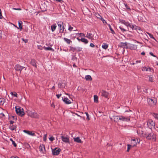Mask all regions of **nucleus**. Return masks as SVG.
Here are the masks:
<instances>
[{
	"label": "nucleus",
	"instance_id": "bf43d9fd",
	"mask_svg": "<svg viewBox=\"0 0 158 158\" xmlns=\"http://www.w3.org/2000/svg\"><path fill=\"white\" fill-rule=\"evenodd\" d=\"M10 124H11V125H12L13 124V123H14V121H12V120H11L10 121Z\"/></svg>",
	"mask_w": 158,
	"mask_h": 158
},
{
	"label": "nucleus",
	"instance_id": "c03bdc74",
	"mask_svg": "<svg viewBox=\"0 0 158 158\" xmlns=\"http://www.w3.org/2000/svg\"><path fill=\"white\" fill-rule=\"evenodd\" d=\"M54 139V137L52 136V137H50L49 138V139L51 140V141H53Z\"/></svg>",
	"mask_w": 158,
	"mask_h": 158
},
{
	"label": "nucleus",
	"instance_id": "58836bf2",
	"mask_svg": "<svg viewBox=\"0 0 158 158\" xmlns=\"http://www.w3.org/2000/svg\"><path fill=\"white\" fill-rule=\"evenodd\" d=\"M77 35L79 36H85V35L83 33H77Z\"/></svg>",
	"mask_w": 158,
	"mask_h": 158
},
{
	"label": "nucleus",
	"instance_id": "8fccbe9b",
	"mask_svg": "<svg viewBox=\"0 0 158 158\" xmlns=\"http://www.w3.org/2000/svg\"><path fill=\"white\" fill-rule=\"evenodd\" d=\"M22 40L23 41H24L25 43L27 42L28 41V40L27 39H24L23 38H22Z\"/></svg>",
	"mask_w": 158,
	"mask_h": 158
},
{
	"label": "nucleus",
	"instance_id": "2eb2a0df",
	"mask_svg": "<svg viewBox=\"0 0 158 158\" xmlns=\"http://www.w3.org/2000/svg\"><path fill=\"white\" fill-rule=\"evenodd\" d=\"M39 150L40 152L42 153H45V146L44 144L41 145L39 147Z\"/></svg>",
	"mask_w": 158,
	"mask_h": 158
},
{
	"label": "nucleus",
	"instance_id": "f8f14e48",
	"mask_svg": "<svg viewBox=\"0 0 158 158\" xmlns=\"http://www.w3.org/2000/svg\"><path fill=\"white\" fill-rule=\"evenodd\" d=\"M121 22L122 23L124 24L127 27H129L131 28H133L134 27V26L133 25H131L130 23L125 20H122Z\"/></svg>",
	"mask_w": 158,
	"mask_h": 158
},
{
	"label": "nucleus",
	"instance_id": "9b49d317",
	"mask_svg": "<svg viewBox=\"0 0 158 158\" xmlns=\"http://www.w3.org/2000/svg\"><path fill=\"white\" fill-rule=\"evenodd\" d=\"M119 120L121 122H128L130 120V118L128 117H126L122 116H120Z\"/></svg>",
	"mask_w": 158,
	"mask_h": 158
},
{
	"label": "nucleus",
	"instance_id": "f704fd0d",
	"mask_svg": "<svg viewBox=\"0 0 158 158\" xmlns=\"http://www.w3.org/2000/svg\"><path fill=\"white\" fill-rule=\"evenodd\" d=\"M127 145V151L128 152L129 151V150L131 149V148L132 146V145H130V144H128Z\"/></svg>",
	"mask_w": 158,
	"mask_h": 158
},
{
	"label": "nucleus",
	"instance_id": "338daca9",
	"mask_svg": "<svg viewBox=\"0 0 158 158\" xmlns=\"http://www.w3.org/2000/svg\"><path fill=\"white\" fill-rule=\"evenodd\" d=\"M140 88H141V87L140 86H139L137 87V89L138 90H139V89H140Z\"/></svg>",
	"mask_w": 158,
	"mask_h": 158
},
{
	"label": "nucleus",
	"instance_id": "4468645a",
	"mask_svg": "<svg viewBox=\"0 0 158 158\" xmlns=\"http://www.w3.org/2000/svg\"><path fill=\"white\" fill-rule=\"evenodd\" d=\"M59 27V29L60 32H63L64 31V26L63 23L61 22H59L57 23Z\"/></svg>",
	"mask_w": 158,
	"mask_h": 158
},
{
	"label": "nucleus",
	"instance_id": "49530a36",
	"mask_svg": "<svg viewBox=\"0 0 158 158\" xmlns=\"http://www.w3.org/2000/svg\"><path fill=\"white\" fill-rule=\"evenodd\" d=\"M149 36L151 38H152L156 40L155 39V38L153 37V35H150Z\"/></svg>",
	"mask_w": 158,
	"mask_h": 158
},
{
	"label": "nucleus",
	"instance_id": "a211bd4d",
	"mask_svg": "<svg viewBox=\"0 0 158 158\" xmlns=\"http://www.w3.org/2000/svg\"><path fill=\"white\" fill-rule=\"evenodd\" d=\"M23 67L19 65H17L15 67V68L16 70L21 71L23 69Z\"/></svg>",
	"mask_w": 158,
	"mask_h": 158
},
{
	"label": "nucleus",
	"instance_id": "0e129e2a",
	"mask_svg": "<svg viewBox=\"0 0 158 158\" xmlns=\"http://www.w3.org/2000/svg\"><path fill=\"white\" fill-rule=\"evenodd\" d=\"M141 62V60H136V63H140Z\"/></svg>",
	"mask_w": 158,
	"mask_h": 158
},
{
	"label": "nucleus",
	"instance_id": "5701e85b",
	"mask_svg": "<svg viewBox=\"0 0 158 158\" xmlns=\"http://www.w3.org/2000/svg\"><path fill=\"white\" fill-rule=\"evenodd\" d=\"M74 141L78 143H81L82 142L81 139L78 137L74 138Z\"/></svg>",
	"mask_w": 158,
	"mask_h": 158
},
{
	"label": "nucleus",
	"instance_id": "e2e57ef3",
	"mask_svg": "<svg viewBox=\"0 0 158 158\" xmlns=\"http://www.w3.org/2000/svg\"><path fill=\"white\" fill-rule=\"evenodd\" d=\"M51 106L52 107H55V105H54L53 103H52L51 105Z\"/></svg>",
	"mask_w": 158,
	"mask_h": 158
},
{
	"label": "nucleus",
	"instance_id": "5fc2aeb1",
	"mask_svg": "<svg viewBox=\"0 0 158 158\" xmlns=\"http://www.w3.org/2000/svg\"><path fill=\"white\" fill-rule=\"evenodd\" d=\"M13 95L16 97H18V95L17 94V93L15 92H14Z\"/></svg>",
	"mask_w": 158,
	"mask_h": 158
},
{
	"label": "nucleus",
	"instance_id": "f3484780",
	"mask_svg": "<svg viewBox=\"0 0 158 158\" xmlns=\"http://www.w3.org/2000/svg\"><path fill=\"white\" fill-rule=\"evenodd\" d=\"M101 93L102 95L106 98H108L109 94V93L104 90H102Z\"/></svg>",
	"mask_w": 158,
	"mask_h": 158
},
{
	"label": "nucleus",
	"instance_id": "7c9ffc66",
	"mask_svg": "<svg viewBox=\"0 0 158 158\" xmlns=\"http://www.w3.org/2000/svg\"><path fill=\"white\" fill-rule=\"evenodd\" d=\"M9 128L11 130H14L15 129L16 127L13 125H11L10 126Z\"/></svg>",
	"mask_w": 158,
	"mask_h": 158
},
{
	"label": "nucleus",
	"instance_id": "09e8293b",
	"mask_svg": "<svg viewBox=\"0 0 158 158\" xmlns=\"http://www.w3.org/2000/svg\"><path fill=\"white\" fill-rule=\"evenodd\" d=\"M54 1H56V2H60V3H62V2H63V1L62 0H54Z\"/></svg>",
	"mask_w": 158,
	"mask_h": 158
},
{
	"label": "nucleus",
	"instance_id": "603ef678",
	"mask_svg": "<svg viewBox=\"0 0 158 158\" xmlns=\"http://www.w3.org/2000/svg\"><path fill=\"white\" fill-rule=\"evenodd\" d=\"M2 38V31L0 30V38L1 39Z\"/></svg>",
	"mask_w": 158,
	"mask_h": 158
},
{
	"label": "nucleus",
	"instance_id": "412c9836",
	"mask_svg": "<svg viewBox=\"0 0 158 158\" xmlns=\"http://www.w3.org/2000/svg\"><path fill=\"white\" fill-rule=\"evenodd\" d=\"M56 27V24H54L51 26V28L52 32H53Z\"/></svg>",
	"mask_w": 158,
	"mask_h": 158
},
{
	"label": "nucleus",
	"instance_id": "6ab92c4d",
	"mask_svg": "<svg viewBox=\"0 0 158 158\" xmlns=\"http://www.w3.org/2000/svg\"><path fill=\"white\" fill-rule=\"evenodd\" d=\"M23 132L29 135H31V136L35 135V133H33L32 131H28L24 130L23 131Z\"/></svg>",
	"mask_w": 158,
	"mask_h": 158
},
{
	"label": "nucleus",
	"instance_id": "a18cd8bd",
	"mask_svg": "<svg viewBox=\"0 0 158 158\" xmlns=\"http://www.w3.org/2000/svg\"><path fill=\"white\" fill-rule=\"evenodd\" d=\"M38 48L40 50H42L43 48L41 46L39 45L38 46Z\"/></svg>",
	"mask_w": 158,
	"mask_h": 158
},
{
	"label": "nucleus",
	"instance_id": "c85d7f7f",
	"mask_svg": "<svg viewBox=\"0 0 158 158\" xmlns=\"http://www.w3.org/2000/svg\"><path fill=\"white\" fill-rule=\"evenodd\" d=\"M94 102L95 103H98V96L96 95H94Z\"/></svg>",
	"mask_w": 158,
	"mask_h": 158
},
{
	"label": "nucleus",
	"instance_id": "f03ea898",
	"mask_svg": "<svg viewBox=\"0 0 158 158\" xmlns=\"http://www.w3.org/2000/svg\"><path fill=\"white\" fill-rule=\"evenodd\" d=\"M68 96H64L62 97V100L67 104H69L73 103V100L69 94H66Z\"/></svg>",
	"mask_w": 158,
	"mask_h": 158
},
{
	"label": "nucleus",
	"instance_id": "ea45409f",
	"mask_svg": "<svg viewBox=\"0 0 158 158\" xmlns=\"http://www.w3.org/2000/svg\"><path fill=\"white\" fill-rule=\"evenodd\" d=\"M149 81L150 82L153 81V79H152V77L151 76H149Z\"/></svg>",
	"mask_w": 158,
	"mask_h": 158
},
{
	"label": "nucleus",
	"instance_id": "f257e3e1",
	"mask_svg": "<svg viewBox=\"0 0 158 158\" xmlns=\"http://www.w3.org/2000/svg\"><path fill=\"white\" fill-rule=\"evenodd\" d=\"M141 134L143 136L146 137L148 139H151L154 141L156 140V135L152 132L150 133L148 132L144 133L143 131H142Z\"/></svg>",
	"mask_w": 158,
	"mask_h": 158
},
{
	"label": "nucleus",
	"instance_id": "473e14b6",
	"mask_svg": "<svg viewBox=\"0 0 158 158\" xmlns=\"http://www.w3.org/2000/svg\"><path fill=\"white\" fill-rule=\"evenodd\" d=\"M44 49L46 50L53 51V50L52 49V48L51 47H45L44 48Z\"/></svg>",
	"mask_w": 158,
	"mask_h": 158
},
{
	"label": "nucleus",
	"instance_id": "774afa93",
	"mask_svg": "<svg viewBox=\"0 0 158 158\" xmlns=\"http://www.w3.org/2000/svg\"><path fill=\"white\" fill-rule=\"evenodd\" d=\"M141 54L142 55H144L145 54V52H142V53H141Z\"/></svg>",
	"mask_w": 158,
	"mask_h": 158
},
{
	"label": "nucleus",
	"instance_id": "a878e982",
	"mask_svg": "<svg viewBox=\"0 0 158 158\" xmlns=\"http://www.w3.org/2000/svg\"><path fill=\"white\" fill-rule=\"evenodd\" d=\"M108 47V45L106 43H103L102 46V48L104 49H106Z\"/></svg>",
	"mask_w": 158,
	"mask_h": 158
},
{
	"label": "nucleus",
	"instance_id": "13d9d810",
	"mask_svg": "<svg viewBox=\"0 0 158 158\" xmlns=\"http://www.w3.org/2000/svg\"><path fill=\"white\" fill-rule=\"evenodd\" d=\"M10 158H19L18 157L16 156H11Z\"/></svg>",
	"mask_w": 158,
	"mask_h": 158
},
{
	"label": "nucleus",
	"instance_id": "052dcab7",
	"mask_svg": "<svg viewBox=\"0 0 158 158\" xmlns=\"http://www.w3.org/2000/svg\"><path fill=\"white\" fill-rule=\"evenodd\" d=\"M150 54L151 55H152V56H155H155H154V55L153 54V53H152V52H150Z\"/></svg>",
	"mask_w": 158,
	"mask_h": 158
},
{
	"label": "nucleus",
	"instance_id": "aec40b11",
	"mask_svg": "<svg viewBox=\"0 0 158 158\" xmlns=\"http://www.w3.org/2000/svg\"><path fill=\"white\" fill-rule=\"evenodd\" d=\"M128 43L127 42L122 43L121 44V46L124 48H128Z\"/></svg>",
	"mask_w": 158,
	"mask_h": 158
},
{
	"label": "nucleus",
	"instance_id": "69168bd1",
	"mask_svg": "<svg viewBox=\"0 0 158 158\" xmlns=\"http://www.w3.org/2000/svg\"><path fill=\"white\" fill-rule=\"evenodd\" d=\"M12 118H13V119H16V117L15 116H13L11 117Z\"/></svg>",
	"mask_w": 158,
	"mask_h": 158
},
{
	"label": "nucleus",
	"instance_id": "9d476101",
	"mask_svg": "<svg viewBox=\"0 0 158 158\" xmlns=\"http://www.w3.org/2000/svg\"><path fill=\"white\" fill-rule=\"evenodd\" d=\"M139 142L140 139H132L131 140V144L132 146L133 147L136 146L137 143H139Z\"/></svg>",
	"mask_w": 158,
	"mask_h": 158
},
{
	"label": "nucleus",
	"instance_id": "79ce46f5",
	"mask_svg": "<svg viewBox=\"0 0 158 158\" xmlns=\"http://www.w3.org/2000/svg\"><path fill=\"white\" fill-rule=\"evenodd\" d=\"M46 139H47V135L44 134V137H43L44 140V141H46Z\"/></svg>",
	"mask_w": 158,
	"mask_h": 158
},
{
	"label": "nucleus",
	"instance_id": "72a5a7b5",
	"mask_svg": "<svg viewBox=\"0 0 158 158\" xmlns=\"http://www.w3.org/2000/svg\"><path fill=\"white\" fill-rule=\"evenodd\" d=\"M31 63L33 66H36L35 61L34 60H32Z\"/></svg>",
	"mask_w": 158,
	"mask_h": 158
},
{
	"label": "nucleus",
	"instance_id": "3c124183",
	"mask_svg": "<svg viewBox=\"0 0 158 158\" xmlns=\"http://www.w3.org/2000/svg\"><path fill=\"white\" fill-rule=\"evenodd\" d=\"M2 16L1 13V10L0 9V19H2Z\"/></svg>",
	"mask_w": 158,
	"mask_h": 158
},
{
	"label": "nucleus",
	"instance_id": "423d86ee",
	"mask_svg": "<svg viewBox=\"0 0 158 158\" xmlns=\"http://www.w3.org/2000/svg\"><path fill=\"white\" fill-rule=\"evenodd\" d=\"M148 102L149 105L151 106H153L156 104L157 100L155 98H153V99L149 98L148 99Z\"/></svg>",
	"mask_w": 158,
	"mask_h": 158
},
{
	"label": "nucleus",
	"instance_id": "c9c22d12",
	"mask_svg": "<svg viewBox=\"0 0 158 158\" xmlns=\"http://www.w3.org/2000/svg\"><path fill=\"white\" fill-rule=\"evenodd\" d=\"M108 27L110 29V31H111L112 33H113V34H114V31H113V30L111 28V27L110 26V24H108Z\"/></svg>",
	"mask_w": 158,
	"mask_h": 158
},
{
	"label": "nucleus",
	"instance_id": "2f4dec72",
	"mask_svg": "<svg viewBox=\"0 0 158 158\" xmlns=\"http://www.w3.org/2000/svg\"><path fill=\"white\" fill-rule=\"evenodd\" d=\"M153 116L156 119H158V114H157L153 113L152 114Z\"/></svg>",
	"mask_w": 158,
	"mask_h": 158
},
{
	"label": "nucleus",
	"instance_id": "b1692460",
	"mask_svg": "<svg viewBox=\"0 0 158 158\" xmlns=\"http://www.w3.org/2000/svg\"><path fill=\"white\" fill-rule=\"evenodd\" d=\"M18 24L19 26V28L20 29V30H21L23 29L22 22L21 21H18Z\"/></svg>",
	"mask_w": 158,
	"mask_h": 158
},
{
	"label": "nucleus",
	"instance_id": "864d4df0",
	"mask_svg": "<svg viewBox=\"0 0 158 158\" xmlns=\"http://www.w3.org/2000/svg\"><path fill=\"white\" fill-rule=\"evenodd\" d=\"M56 96L58 98H59L61 96V94H56Z\"/></svg>",
	"mask_w": 158,
	"mask_h": 158
},
{
	"label": "nucleus",
	"instance_id": "de8ad7c7",
	"mask_svg": "<svg viewBox=\"0 0 158 158\" xmlns=\"http://www.w3.org/2000/svg\"><path fill=\"white\" fill-rule=\"evenodd\" d=\"M119 28L121 30V31L123 32L124 31H126V30L123 28H122V27H119Z\"/></svg>",
	"mask_w": 158,
	"mask_h": 158
},
{
	"label": "nucleus",
	"instance_id": "680f3d73",
	"mask_svg": "<svg viewBox=\"0 0 158 158\" xmlns=\"http://www.w3.org/2000/svg\"><path fill=\"white\" fill-rule=\"evenodd\" d=\"M102 21L104 23H106V22L105 20H104V19H103L102 18V19H101Z\"/></svg>",
	"mask_w": 158,
	"mask_h": 158
},
{
	"label": "nucleus",
	"instance_id": "e433bc0d",
	"mask_svg": "<svg viewBox=\"0 0 158 158\" xmlns=\"http://www.w3.org/2000/svg\"><path fill=\"white\" fill-rule=\"evenodd\" d=\"M85 114H86L87 116L86 119L89 120L90 119V118L89 117V115L87 112H85Z\"/></svg>",
	"mask_w": 158,
	"mask_h": 158
},
{
	"label": "nucleus",
	"instance_id": "cd10ccee",
	"mask_svg": "<svg viewBox=\"0 0 158 158\" xmlns=\"http://www.w3.org/2000/svg\"><path fill=\"white\" fill-rule=\"evenodd\" d=\"M5 102V99L3 98H0V105H3Z\"/></svg>",
	"mask_w": 158,
	"mask_h": 158
},
{
	"label": "nucleus",
	"instance_id": "7ed1b4c3",
	"mask_svg": "<svg viewBox=\"0 0 158 158\" xmlns=\"http://www.w3.org/2000/svg\"><path fill=\"white\" fill-rule=\"evenodd\" d=\"M15 109L16 112L18 115L21 116L24 115L25 113L22 108L19 107V106H15Z\"/></svg>",
	"mask_w": 158,
	"mask_h": 158
},
{
	"label": "nucleus",
	"instance_id": "20e7f679",
	"mask_svg": "<svg viewBox=\"0 0 158 158\" xmlns=\"http://www.w3.org/2000/svg\"><path fill=\"white\" fill-rule=\"evenodd\" d=\"M26 112L28 116L31 117L35 118L37 116V114L34 110H28L26 111Z\"/></svg>",
	"mask_w": 158,
	"mask_h": 158
},
{
	"label": "nucleus",
	"instance_id": "39448f33",
	"mask_svg": "<svg viewBox=\"0 0 158 158\" xmlns=\"http://www.w3.org/2000/svg\"><path fill=\"white\" fill-rule=\"evenodd\" d=\"M86 37L89 39H90L92 41L93 40H96L98 39V37L96 35L95 36L91 33H87Z\"/></svg>",
	"mask_w": 158,
	"mask_h": 158
},
{
	"label": "nucleus",
	"instance_id": "0eeeda50",
	"mask_svg": "<svg viewBox=\"0 0 158 158\" xmlns=\"http://www.w3.org/2000/svg\"><path fill=\"white\" fill-rule=\"evenodd\" d=\"M61 139L62 141L65 143H69V137L68 135H63L61 137Z\"/></svg>",
	"mask_w": 158,
	"mask_h": 158
},
{
	"label": "nucleus",
	"instance_id": "dca6fc26",
	"mask_svg": "<svg viewBox=\"0 0 158 158\" xmlns=\"http://www.w3.org/2000/svg\"><path fill=\"white\" fill-rule=\"evenodd\" d=\"M110 118L112 121H114L115 122H117L119 120V116H113L112 117L110 116Z\"/></svg>",
	"mask_w": 158,
	"mask_h": 158
},
{
	"label": "nucleus",
	"instance_id": "bb28decb",
	"mask_svg": "<svg viewBox=\"0 0 158 158\" xmlns=\"http://www.w3.org/2000/svg\"><path fill=\"white\" fill-rule=\"evenodd\" d=\"M81 40L82 42H83L86 44H87L88 43V40L84 38H81Z\"/></svg>",
	"mask_w": 158,
	"mask_h": 158
},
{
	"label": "nucleus",
	"instance_id": "37998d69",
	"mask_svg": "<svg viewBox=\"0 0 158 158\" xmlns=\"http://www.w3.org/2000/svg\"><path fill=\"white\" fill-rule=\"evenodd\" d=\"M96 17L100 19H102V17L99 14H97Z\"/></svg>",
	"mask_w": 158,
	"mask_h": 158
},
{
	"label": "nucleus",
	"instance_id": "4be33fe9",
	"mask_svg": "<svg viewBox=\"0 0 158 158\" xmlns=\"http://www.w3.org/2000/svg\"><path fill=\"white\" fill-rule=\"evenodd\" d=\"M85 79L87 81H91L92 80V78L90 75H86L85 77Z\"/></svg>",
	"mask_w": 158,
	"mask_h": 158
},
{
	"label": "nucleus",
	"instance_id": "a19ab883",
	"mask_svg": "<svg viewBox=\"0 0 158 158\" xmlns=\"http://www.w3.org/2000/svg\"><path fill=\"white\" fill-rule=\"evenodd\" d=\"M73 29V27H72L70 26H69L68 30L69 31H71Z\"/></svg>",
	"mask_w": 158,
	"mask_h": 158
},
{
	"label": "nucleus",
	"instance_id": "6e6d98bb",
	"mask_svg": "<svg viewBox=\"0 0 158 158\" xmlns=\"http://www.w3.org/2000/svg\"><path fill=\"white\" fill-rule=\"evenodd\" d=\"M90 46L92 47H94V45L93 43H91Z\"/></svg>",
	"mask_w": 158,
	"mask_h": 158
},
{
	"label": "nucleus",
	"instance_id": "c756f323",
	"mask_svg": "<svg viewBox=\"0 0 158 158\" xmlns=\"http://www.w3.org/2000/svg\"><path fill=\"white\" fill-rule=\"evenodd\" d=\"M64 40L68 44H69L72 41L69 39L64 38Z\"/></svg>",
	"mask_w": 158,
	"mask_h": 158
},
{
	"label": "nucleus",
	"instance_id": "6e6552de",
	"mask_svg": "<svg viewBox=\"0 0 158 158\" xmlns=\"http://www.w3.org/2000/svg\"><path fill=\"white\" fill-rule=\"evenodd\" d=\"M60 149L58 148H56L52 149V153L54 155H58L60 151Z\"/></svg>",
	"mask_w": 158,
	"mask_h": 158
},
{
	"label": "nucleus",
	"instance_id": "4c0bfd02",
	"mask_svg": "<svg viewBox=\"0 0 158 158\" xmlns=\"http://www.w3.org/2000/svg\"><path fill=\"white\" fill-rule=\"evenodd\" d=\"M10 140L11 141V142H12V144H13V145H14V146L15 147H16V144L15 143V142L11 139H10Z\"/></svg>",
	"mask_w": 158,
	"mask_h": 158
},
{
	"label": "nucleus",
	"instance_id": "393cba45",
	"mask_svg": "<svg viewBox=\"0 0 158 158\" xmlns=\"http://www.w3.org/2000/svg\"><path fill=\"white\" fill-rule=\"evenodd\" d=\"M142 70L143 71H151V69L150 68H146L143 67L142 68Z\"/></svg>",
	"mask_w": 158,
	"mask_h": 158
},
{
	"label": "nucleus",
	"instance_id": "ddd939ff",
	"mask_svg": "<svg viewBox=\"0 0 158 158\" xmlns=\"http://www.w3.org/2000/svg\"><path fill=\"white\" fill-rule=\"evenodd\" d=\"M137 48V46L134 44L128 43V48L131 50H136Z\"/></svg>",
	"mask_w": 158,
	"mask_h": 158
},
{
	"label": "nucleus",
	"instance_id": "1a4fd4ad",
	"mask_svg": "<svg viewBox=\"0 0 158 158\" xmlns=\"http://www.w3.org/2000/svg\"><path fill=\"white\" fill-rule=\"evenodd\" d=\"M147 125L148 127L150 129L155 126V123L153 120L152 119H149L147 122Z\"/></svg>",
	"mask_w": 158,
	"mask_h": 158
},
{
	"label": "nucleus",
	"instance_id": "4d7b16f0",
	"mask_svg": "<svg viewBox=\"0 0 158 158\" xmlns=\"http://www.w3.org/2000/svg\"><path fill=\"white\" fill-rule=\"evenodd\" d=\"M13 9L15 10H21V9L20 8H13Z\"/></svg>",
	"mask_w": 158,
	"mask_h": 158
}]
</instances>
